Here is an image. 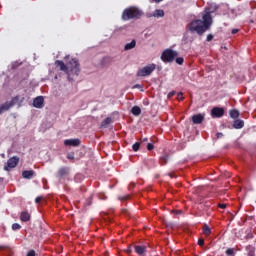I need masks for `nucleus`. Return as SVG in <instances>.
<instances>
[{
    "label": "nucleus",
    "instance_id": "f257e3e1",
    "mask_svg": "<svg viewBox=\"0 0 256 256\" xmlns=\"http://www.w3.org/2000/svg\"><path fill=\"white\" fill-rule=\"evenodd\" d=\"M211 25H213V17H209V15H203L202 20L197 19L190 22L188 24V29L191 33L203 35L205 31H209Z\"/></svg>",
    "mask_w": 256,
    "mask_h": 256
},
{
    "label": "nucleus",
    "instance_id": "f03ea898",
    "mask_svg": "<svg viewBox=\"0 0 256 256\" xmlns=\"http://www.w3.org/2000/svg\"><path fill=\"white\" fill-rule=\"evenodd\" d=\"M143 17V11L135 6H130L125 8L122 12L121 19L122 21H131V19H141Z\"/></svg>",
    "mask_w": 256,
    "mask_h": 256
},
{
    "label": "nucleus",
    "instance_id": "7ed1b4c3",
    "mask_svg": "<svg viewBox=\"0 0 256 256\" xmlns=\"http://www.w3.org/2000/svg\"><path fill=\"white\" fill-rule=\"evenodd\" d=\"M179 56V53L171 48L165 49L161 54V61L163 63H173Z\"/></svg>",
    "mask_w": 256,
    "mask_h": 256
},
{
    "label": "nucleus",
    "instance_id": "20e7f679",
    "mask_svg": "<svg viewBox=\"0 0 256 256\" xmlns=\"http://www.w3.org/2000/svg\"><path fill=\"white\" fill-rule=\"evenodd\" d=\"M157 69V65L156 64H148L147 66H144L142 68H140L136 75L137 77H149L151 75V73H153V71H155Z\"/></svg>",
    "mask_w": 256,
    "mask_h": 256
},
{
    "label": "nucleus",
    "instance_id": "39448f33",
    "mask_svg": "<svg viewBox=\"0 0 256 256\" xmlns=\"http://www.w3.org/2000/svg\"><path fill=\"white\" fill-rule=\"evenodd\" d=\"M67 68L69 71V78L71 75H79V72L81 69L79 68V60L72 58L68 63H67Z\"/></svg>",
    "mask_w": 256,
    "mask_h": 256
},
{
    "label": "nucleus",
    "instance_id": "423d86ee",
    "mask_svg": "<svg viewBox=\"0 0 256 256\" xmlns=\"http://www.w3.org/2000/svg\"><path fill=\"white\" fill-rule=\"evenodd\" d=\"M71 173V169L67 166H62L58 169L56 172V178L58 181H63V179H66Z\"/></svg>",
    "mask_w": 256,
    "mask_h": 256
},
{
    "label": "nucleus",
    "instance_id": "0eeeda50",
    "mask_svg": "<svg viewBox=\"0 0 256 256\" xmlns=\"http://www.w3.org/2000/svg\"><path fill=\"white\" fill-rule=\"evenodd\" d=\"M19 161L20 159L18 156L11 157L4 165V171H11V169H15V167L19 165Z\"/></svg>",
    "mask_w": 256,
    "mask_h": 256
},
{
    "label": "nucleus",
    "instance_id": "6e6552de",
    "mask_svg": "<svg viewBox=\"0 0 256 256\" xmlns=\"http://www.w3.org/2000/svg\"><path fill=\"white\" fill-rule=\"evenodd\" d=\"M18 102H19V97H14L11 99V101L1 104L0 105V115H1V113L5 112V111H9V109L11 107H14V105H17Z\"/></svg>",
    "mask_w": 256,
    "mask_h": 256
},
{
    "label": "nucleus",
    "instance_id": "1a4fd4ad",
    "mask_svg": "<svg viewBox=\"0 0 256 256\" xmlns=\"http://www.w3.org/2000/svg\"><path fill=\"white\" fill-rule=\"evenodd\" d=\"M225 115V109L219 108V107H214L211 110V117L214 119H219Z\"/></svg>",
    "mask_w": 256,
    "mask_h": 256
},
{
    "label": "nucleus",
    "instance_id": "9d476101",
    "mask_svg": "<svg viewBox=\"0 0 256 256\" xmlns=\"http://www.w3.org/2000/svg\"><path fill=\"white\" fill-rule=\"evenodd\" d=\"M55 65L59 67L60 71H63L64 73H66L69 79L70 74H69V68L67 67V64H65V62H63L62 60H56Z\"/></svg>",
    "mask_w": 256,
    "mask_h": 256
},
{
    "label": "nucleus",
    "instance_id": "9b49d317",
    "mask_svg": "<svg viewBox=\"0 0 256 256\" xmlns=\"http://www.w3.org/2000/svg\"><path fill=\"white\" fill-rule=\"evenodd\" d=\"M64 145L67 147H79L81 145V140L80 139H66L64 141Z\"/></svg>",
    "mask_w": 256,
    "mask_h": 256
},
{
    "label": "nucleus",
    "instance_id": "f8f14e48",
    "mask_svg": "<svg viewBox=\"0 0 256 256\" xmlns=\"http://www.w3.org/2000/svg\"><path fill=\"white\" fill-rule=\"evenodd\" d=\"M43 103H45L43 96H38L33 100V106L36 107V109H43Z\"/></svg>",
    "mask_w": 256,
    "mask_h": 256
},
{
    "label": "nucleus",
    "instance_id": "ddd939ff",
    "mask_svg": "<svg viewBox=\"0 0 256 256\" xmlns=\"http://www.w3.org/2000/svg\"><path fill=\"white\" fill-rule=\"evenodd\" d=\"M205 121V114H196L192 116V122L194 125H201Z\"/></svg>",
    "mask_w": 256,
    "mask_h": 256
},
{
    "label": "nucleus",
    "instance_id": "4468645a",
    "mask_svg": "<svg viewBox=\"0 0 256 256\" xmlns=\"http://www.w3.org/2000/svg\"><path fill=\"white\" fill-rule=\"evenodd\" d=\"M135 253L137 255L145 256V253H147V247L146 246H135Z\"/></svg>",
    "mask_w": 256,
    "mask_h": 256
},
{
    "label": "nucleus",
    "instance_id": "2eb2a0df",
    "mask_svg": "<svg viewBox=\"0 0 256 256\" xmlns=\"http://www.w3.org/2000/svg\"><path fill=\"white\" fill-rule=\"evenodd\" d=\"M234 129H243L245 127V121L236 119L233 123Z\"/></svg>",
    "mask_w": 256,
    "mask_h": 256
},
{
    "label": "nucleus",
    "instance_id": "dca6fc26",
    "mask_svg": "<svg viewBox=\"0 0 256 256\" xmlns=\"http://www.w3.org/2000/svg\"><path fill=\"white\" fill-rule=\"evenodd\" d=\"M20 219L24 223H27V221H31V214H29V212H27V211H23L20 214Z\"/></svg>",
    "mask_w": 256,
    "mask_h": 256
},
{
    "label": "nucleus",
    "instance_id": "f3484780",
    "mask_svg": "<svg viewBox=\"0 0 256 256\" xmlns=\"http://www.w3.org/2000/svg\"><path fill=\"white\" fill-rule=\"evenodd\" d=\"M33 175H35V171L33 170H26L22 172V177L24 179H33Z\"/></svg>",
    "mask_w": 256,
    "mask_h": 256
},
{
    "label": "nucleus",
    "instance_id": "a211bd4d",
    "mask_svg": "<svg viewBox=\"0 0 256 256\" xmlns=\"http://www.w3.org/2000/svg\"><path fill=\"white\" fill-rule=\"evenodd\" d=\"M217 9H219V7H217V5H211L210 7L206 8V13L204 15H208L209 17H211V14L215 13V11H217Z\"/></svg>",
    "mask_w": 256,
    "mask_h": 256
},
{
    "label": "nucleus",
    "instance_id": "6ab92c4d",
    "mask_svg": "<svg viewBox=\"0 0 256 256\" xmlns=\"http://www.w3.org/2000/svg\"><path fill=\"white\" fill-rule=\"evenodd\" d=\"M136 45H137V41L132 40L130 43H127L124 46V51H131V49H135Z\"/></svg>",
    "mask_w": 256,
    "mask_h": 256
},
{
    "label": "nucleus",
    "instance_id": "aec40b11",
    "mask_svg": "<svg viewBox=\"0 0 256 256\" xmlns=\"http://www.w3.org/2000/svg\"><path fill=\"white\" fill-rule=\"evenodd\" d=\"M113 122V119L111 117H107L106 119L103 120V122L101 123V127L103 129H107V127H109V125H111V123Z\"/></svg>",
    "mask_w": 256,
    "mask_h": 256
},
{
    "label": "nucleus",
    "instance_id": "412c9836",
    "mask_svg": "<svg viewBox=\"0 0 256 256\" xmlns=\"http://www.w3.org/2000/svg\"><path fill=\"white\" fill-rule=\"evenodd\" d=\"M131 113L135 117H139V115H141V108L139 106H134L131 108Z\"/></svg>",
    "mask_w": 256,
    "mask_h": 256
},
{
    "label": "nucleus",
    "instance_id": "4be33fe9",
    "mask_svg": "<svg viewBox=\"0 0 256 256\" xmlns=\"http://www.w3.org/2000/svg\"><path fill=\"white\" fill-rule=\"evenodd\" d=\"M152 17H165V11L161 10V9H156L153 14Z\"/></svg>",
    "mask_w": 256,
    "mask_h": 256
},
{
    "label": "nucleus",
    "instance_id": "5701e85b",
    "mask_svg": "<svg viewBox=\"0 0 256 256\" xmlns=\"http://www.w3.org/2000/svg\"><path fill=\"white\" fill-rule=\"evenodd\" d=\"M169 161V154L165 153L160 157V165H167Z\"/></svg>",
    "mask_w": 256,
    "mask_h": 256
},
{
    "label": "nucleus",
    "instance_id": "b1692460",
    "mask_svg": "<svg viewBox=\"0 0 256 256\" xmlns=\"http://www.w3.org/2000/svg\"><path fill=\"white\" fill-rule=\"evenodd\" d=\"M246 251L248 256H255V248L253 245H248Z\"/></svg>",
    "mask_w": 256,
    "mask_h": 256
},
{
    "label": "nucleus",
    "instance_id": "393cba45",
    "mask_svg": "<svg viewBox=\"0 0 256 256\" xmlns=\"http://www.w3.org/2000/svg\"><path fill=\"white\" fill-rule=\"evenodd\" d=\"M229 115L232 119H238L239 118V110H230Z\"/></svg>",
    "mask_w": 256,
    "mask_h": 256
},
{
    "label": "nucleus",
    "instance_id": "a878e982",
    "mask_svg": "<svg viewBox=\"0 0 256 256\" xmlns=\"http://www.w3.org/2000/svg\"><path fill=\"white\" fill-rule=\"evenodd\" d=\"M203 234L206 236V237H209V235H211V229L209 228V225L205 224L203 226Z\"/></svg>",
    "mask_w": 256,
    "mask_h": 256
},
{
    "label": "nucleus",
    "instance_id": "bb28decb",
    "mask_svg": "<svg viewBox=\"0 0 256 256\" xmlns=\"http://www.w3.org/2000/svg\"><path fill=\"white\" fill-rule=\"evenodd\" d=\"M140 147H141V143H139V142H136V143H134V144L132 145V149H133V151H135V152L139 151Z\"/></svg>",
    "mask_w": 256,
    "mask_h": 256
},
{
    "label": "nucleus",
    "instance_id": "cd10ccee",
    "mask_svg": "<svg viewBox=\"0 0 256 256\" xmlns=\"http://www.w3.org/2000/svg\"><path fill=\"white\" fill-rule=\"evenodd\" d=\"M93 203V197H89L86 199V202L84 203L85 207L91 206Z\"/></svg>",
    "mask_w": 256,
    "mask_h": 256
},
{
    "label": "nucleus",
    "instance_id": "c85d7f7f",
    "mask_svg": "<svg viewBox=\"0 0 256 256\" xmlns=\"http://www.w3.org/2000/svg\"><path fill=\"white\" fill-rule=\"evenodd\" d=\"M226 255L227 256H235V250L233 248H228L226 250Z\"/></svg>",
    "mask_w": 256,
    "mask_h": 256
},
{
    "label": "nucleus",
    "instance_id": "c756f323",
    "mask_svg": "<svg viewBox=\"0 0 256 256\" xmlns=\"http://www.w3.org/2000/svg\"><path fill=\"white\" fill-rule=\"evenodd\" d=\"M19 229H21V225L18 223H14L12 224V230L13 231H19Z\"/></svg>",
    "mask_w": 256,
    "mask_h": 256
},
{
    "label": "nucleus",
    "instance_id": "7c9ffc66",
    "mask_svg": "<svg viewBox=\"0 0 256 256\" xmlns=\"http://www.w3.org/2000/svg\"><path fill=\"white\" fill-rule=\"evenodd\" d=\"M176 63L177 65H183V63H185V59H183V57H178L176 58Z\"/></svg>",
    "mask_w": 256,
    "mask_h": 256
},
{
    "label": "nucleus",
    "instance_id": "2f4dec72",
    "mask_svg": "<svg viewBox=\"0 0 256 256\" xmlns=\"http://www.w3.org/2000/svg\"><path fill=\"white\" fill-rule=\"evenodd\" d=\"M153 149H155V145H153V143H148L147 144V150L148 151H153Z\"/></svg>",
    "mask_w": 256,
    "mask_h": 256
},
{
    "label": "nucleus",
    "instance_id": "473e14b6",
    "mask_svg": "<svg viewBox=\"0 0 256 256\" xmlns=\"http://www.w3.org/2000/svg\"><path fill=\"white\" fill-rule=\"evenodd\" d=\"M198 245H199L200 247H203V246L205 245V240H204L203 238H200V239L198 240Z\"/></svg>",
    "mask_w": 256,
    "mask_h": 256
},
{
    "label": "nucleus",
    "instance_id": "72a5a7b5",
    "mask_svg": "<svg viewBox=\"0 0 256 256\" xmlns=\"http://www.w3.org/2000/svg\"><path fill=\"white\" fill-rule=\"evenodd\" d=\"M177 99H178V101H183L184 97L181 92L177 94Z\"/></svg>",
    "mask_w": 256,
    "mask_h": 256
},
{
    "label": "nucleus",
    "instance_id": "f704fd0d",
    "mask_svg": "<svg viewBox=\"0 0 256 256\" xmlns=\"http://www.w3.org/2000/svg\"><path fill=\"white\" fill-rule=\"evenodd\" d=\"M41 201H43V197L42 196L36 197L35 203H41Z\"/></svg>",
    "mask_w": 256,
    "mask_h": 256
},
{
    "label": "nucleus",
    "instance_id": "c9c22d12",
    "mask_svg": "<svg viewBox=\"0 0 256 256\" xmlns=\"http://www.w3.org/2000/svg\"><path fill=\"white\" fill-rule=\"evenodd\" d=\"M206 41H213V34H208Z\"/></svg>",
    "mask_w": 256,
    "mask_h": 256
},
{
    "label": "nucleus",
    "instance_id": "e433bc0d",
    "mask_svg": "<svg viewBox=\"0 0 256 256\" xmlns=\"http://www.w3.org/2000/svg\"><path fill=\"white\" fill-rule=\"evenodd\" d=\"M26 256H35V250L28 251Z\"/></svg>",
    "mask_w": 256,
    "mask_h": 256
},
{
    "label": "nucleus",
    "instance_id": "4c0bfd02",
    "mask_svg": "<svg viewBox=\"0 0 256 256\" xmlns=\"http://www.w3.org/2000/svg\"><path fill=\"white\" fill-rule=\"evenodd\" d=\"M133 251V246H129L127 249H126V253L130 254L132 253Z\"/></svg>",
    "mask_w": 256,
    "mask_h": 256
},
{
    "label": "nucleus",
    "instance_id": "58836bf2",
    "mask_svg": "<svg viewBox=\"0 0 256 256\" xmlns=\"http://www.w3.org/2000/svg\"><path fill=\"white\" fill-rule=\"evenodd\" d=\"M120 201H127V199H129V195L127 196H123V197H119Z\"/></svg>",
    "mask_w": 256,
    "mask_h": 256
},
{
    "label": "nucleus",
    "instance_id": "ea45409f",
    "mask_svg": "<svg viewBox=\"0 0 256 256\" xmlns=\"http://www.w3.org/2000/svg\"><path fill=\"white\" fill-rule=\"evenodd\" d=\"M175 96V91H171L170 93H168V98L171 99V97Z\"/></svg>",
    "mask_w": 256,
    "mask_h": 256
},
{
    "label": "nucleus",
    "instance_id": "a19ab883",
    "mask_svg": "<svg viewBox=\"0 0 256 256\" xmlns=\"http://www.w3.org/2000/svg\"><path fill=\"white\" fill-rule=\"evenodd\" d=\"M216 137H217V139H222L223 133H221V132L216 133Z\"/></svg>",
    "mask_w": 256,
    "mask_h": 256
},
{
    "label": "nucleus",
    "instance_id": "79ce46f5",
    "mask_svg": "<svg viewBox=\"0 0 256 256\" xmlns=\"http://www.w3.org/2000/svg\"><path fill=\"white\" fill-rule=\"evenodd\" d=\"M218 207L220 209H226L227 208V204H218Z\"/></svg>",
    "mask_w": 256,
    "mask_h": 256
},
{
    "label": "nucleus",
    "instance_id": "37998d69",
    "mask_svg": "<svg viewBox=\"0 0 256 256\" xmlns=\"http://www.w3.org/2000/svg\"><path fill=\"white\" fill-rule=\"evenodd\" d=\"M231 33H232V35H235V34L239 33V29H232Z\"/></svg>",
    "mask_w": 256,
    "mask_h": 256
},
{
    "label": "nucleus",
    "instance_id": "c03bdc74",
    "mask_svg": "<svg viewBox=\"0 0 256 256\" xmlns=\"http://www.w3.org/2000/svg\"><path fill=\"white\" fill-rule=\"evenodd\" d=\"M154 3H161L163 0H152Z\"/></svg>",
    "mask_w": 256,
    "mask_h": 256
},
{
    "label": "nucleus",
    "instance_id": "a18cd8bd",
    "mask_svg": "<svg viewBox=\"0 0 256 256\" xmlns=\"http://www.w3.org/2000/svg\"><path fill=\"white\" fill-rule=\"evenodd\" d=\"M67 158H68V159H73V156H71V154H69V155L67 156Z\"/></svg>",
    "mask_w": 256,
    "mask_h": 256
},
{
    "label": "nucleus",
    "instance_id": "49530a36",
    "mask_svg": "<svg viewBox=\"0 0 256 256\" xmlns=\"http://www.w3.org/2000/svg\"><path fill=\"white\" fill-rule=\"evenodd\" d=\"M142 141H144V142H145V141H148V139H147V138H144Z\"/></svg>",
    "mask_w": 256,
    "mask_h": 256
}]
</instances>
